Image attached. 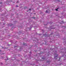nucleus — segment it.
<instances>
[{"label": "nucleus", "instance_id": "9", "mask_svg": "<svg viewBox=\"0 0 66 66\" xmlns=\"http://www.w3.org/2000/svg\"><path fill=\"white\" fill-rule=\"evenodd\" d=\"M45 12H46V13H48V11L46 10Z\"/></svg>", "mask_w": 66, "mask_h": 66}, {"label": "nucleus", "instance_id": "2", "mask_svg": "<svg viewBox=\"0 0 66 66\" xmlns=\"http://www.w3.org/2000/svg\"><path fill=\"white\" fill-rule=\"evenodd\" d=\"M42 59L43 60L42 61H46L47 59V57H45V58H42Z\"/></svg>", "mask_w": 66, "mask_h": 66}, {"label": "nucleus", "instance_id": "14", "mask_svg": "<svg viewBox=\"0 0 66 66\" xmlns=\"http://www.w3.org/2000/svg\"><path fill=\"white\" fill-rule=\"evenodd\" d=\"M16 46H14V48H15V47H16Z\"/></svg>", "mask_w": 66, "mask_h": 66}, {"label": "nucleus", "instance_id": "18", "mask_svg": "<svg viewBox=\"0 0 66 66\" xmlns=\"http://www.w3.org/2000/svg\"><path fill=\"white\" fill-rule=\"evenodd\" d=\"M2 3V2L0 3L1 4Z\"/></svg>", "mask_w": 66, "mask_h": 66}, {"label": "nucleus", "instance_id": "15", "mask_svg": "<svg viewBox=\"0 0 66 66\" xmlns=\"http://www.w3.org/2000/svg\"><path fill=\"white\" fill-rule=\"evenodd\" d=\"M61 59V57H59V59Z\"/></svg>", "mask_w": 66, "mask_h": 66}, {"label": "nucleus", "instance_id": "8", "mask_svg": "<svg viewBox=\"0 0 66 66\" xmlns=\"http://www.w3.org/2000/svg\"><path fill=\"white\" fill-rule=\"evenodd\" d=\"M32 18H33V19H35V17H32Z\"/></svg>", "mask_w": 66, "mask_h": 66}, {"label": "nucleus", "instance_id": "12", "mask_svg": "<svg viewBox=\"0 0 66 66\" xmlns=\"http://www.w3.org/2000/svg\"><path fill=\"white\" fill-rule=\"evenodd\" d=\"M18 5H16V7H18Z\"/></svg>", "mask_w": 66, "mask_h": 66}, {"label": "nucleus", "instance_id": "11", "mask_svg": "<svg viewBox=\"0 0 66 66\" xmlns=\"http://www.w3.org/2000/svg\"><path fill=\"white\" fill-rule=\"evenodd\" d=\"M18 1H17V2L16 3H18Z\"/></svg>", "mask_w": 66, "mask_h": 66}, {"label": "nucleus", "instance_id": "21", "mask_svg": "<svg viewBox=\"0 0 66 66\" xmlns=\"http://www.w3.org/2000/svg\"><path fill=\"white\" fill-rule=\"evenodd\" d=\"M60 60L59 59L58 61H60Z\"/></svg>", "mask_w": 66, "mask_h": 66}, {"label": "nucleus", "instance_id": "13", "mask_svg": "<svg viewBox=\"0 0 66 66\" xmlns=\"http://www.w3.org/2000/svg\"><path fill=\"white\" fill-rule=\"evenodd\" d=\"M29 10L30 11V10H31V9H29Z\"/></svg>", "mask_w": 66, "mask_h": 66}, {"label": "nucleus", "instance_id": "1", "mask_svg": "<svg viewBox=\"0 0 66 66\" xmlns=\"http://www.w3.org/2000/svg\"><path fill=\"white\" fill-rule=\"evenodd\" d=\"M55 56L54 58L55 59H57V57H58V55L56 54V53L55 54Z\"/></svg>", "mask_w": 66, "mask_h": 66}, {"label": "nucleus", "instance_id": "19", "mask_svg": "<svg viewBox=\"0 0 66 66\" xmlns=\"http://www.w3.org/2000/svg\"><path fill=\"white\" fill-rule=\"evenodd\" d=\"M0 47H2V46H0Z\"/></svg>", "mask_w": 66, "mask_h": 66}, {"label": "nucleus", "instance_id": "16", "mask_svg": "<svg viewBox=\"0 0 66 66\" xmlns=\"http://www.w3.org/2000/svg\"><path fill=\"white\" fill-rule=\"evenodd\" d=\"M2 58H3V57H2Z\"/></svg>", "mask_w": 66, "mask_h": 66}, {"label": "nucleus", "instance_id": "5", "mask_svg": "<svg viewBox=\"0 0 66 66\" xmlns=\"http://www.w3.org/2000/svg\"><path fill=\"white\" fill-rule=\"evenodd\" d=\"M35 39H36V40H35L34 41H36V40H37V38H35Z\"/></svg>", "mask_w": 66, "mask_h": 66}, {"label": "nucleus", "instance_id": "3", "mask_svg": "<svg viewBox=\"0 0 66 66\" xmlns=\"http://www.w3.org/2000/svg\"><path fill=\"white\" fill-rule=\"evenodd\" d=\"M5 60H6H6H8V57H5Z\"/></svg>", "mask_w": 66, "mask_h": 66}, {"label": "nucleus", "instance_id": "6", "mask_svg": "<svg viewBox=\"0 0 66 66\" xmlns=\"http://www.w3.org/2000/svg\"><path fill=\"white\" fill-rule=\"evenodd\" d=\"M59 9V8H57V9H55V10L56 11H58V10H57V9Z\"/></svg>", "mask_w": 66, "mask_h": 66}, {"label": "nucleus", "instance_id": "10", "mask_svg": "<svg viewBox=\"0 0 66 66\" xmlns=\"http://www.w3.org/2000/svg\"><path fill=\"white\" fill-rule=\"evenodd\" d=\"M45 35H46V34H45V35H44V36H45Z\"/></svg>", "mask_w": 66, "mask_h": 66}, {"label": "nucleus", "instance_id": "17", "mask_svg": "<svg viewBox=\"0 0 66 66\" xmlns=\"http://www.w3.org/2000/svg\"><path fill=\"white\" fill-rule=\"evenodd\" d=\"M58 1H59V0H57Z\"/></svg>", "mask_w": 66, "mask_h": 66}, {"label": "nucleus", "instance_id": "7", "mask_svg": "<svg viewBox=\"0 0 66 66\" xmlns=\"http://www.w3.org/2000/svg\"><path fill=\"white\" fill-rule=\"evenodd\" d=\"M47 62H51V61H49V60H48L47 61Z\"/></svg>", "mask_w": 66, "mask_h": 66}, {"label": "nucleus", "instance_id": "22", "mask_svg": "<svg viewBox=\"0 0 66 66\" xmlns=\"http://www.w3.org/2000/svg\"><path fill=\"white\" fill-rule=\"evenodd\" d=\"M49 55H48L47 56H48Z\"/></svg>", "mask_w": 66, "mask_h": 66}, {"label": "nucleus", "instance_id": "4", "mask_svg": "<svg viewBox=\"0 0 66 66\" xmlns=\"http://www.w3.org/2000/svg\"><path fill=\"white\" fill-rule=\"evenodd\" d=\"M23 44L25 46H27V44H26V43H23Z\"/></svg>", "mask_w": 66, "mask_h": 66}, {"label": "nucleus", "instance_id": "20", "mask_svg": "<svg viewBox=\"0 0 66 66\" xmlns=\"http://www.w3.org/2000/svg\"><path fill=\"white\" fill-rule=\"evenodd\" d=\"M51 50H52V49H51Z\"/></svg>", "mask_w": 66, "mask_h": 66}]
</instances>
